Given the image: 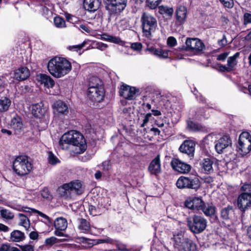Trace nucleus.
I'll return each instance as SVG.
<instances>
[{"instance_id":"1","label":"nucleus","mask_w":251,"mask_h":251,"mask_svg":"<svg viewBox=\"0 0 251 251\" xmlns=\"http://www.w3.org/2000/svg\"><path fill=\"white\" fill-rule=\"evenodd\" d=\"M59 144L60 148L64 150H68L70 145L76 147V153L83 152L86 149V143L83 136L75 130L64 133L61 136Z\"/></svg>"},{"instance_id":"2","label":"nucleus","mask_w":251,"mask_h":251,"mask_svg":"<svg viewBox=\"0 0 251 251\" xmlns=\"http://www.w3.org/2000/svg\"><path fill=\"white\" fill-rule=\"evenodd\" d=\"M48 70L55 78H60L67 75L72 69L71 63L65 58L55 57L48 64Z\"/></svg>"},{"instance_id":"3","label":"nucleus","mask_w":251,"mask_h":251,"mask_svg":"<svg viewBox=\"0 0 251 251\" xmlns=\"http://www.w3.org/2000/svg\"><path fill=\"white\" fill-rule=\"evenodd\" d=\"M175 248L183 251H195L196 250L195 244L190 239L185 237L181 231H175L172 238Z\"/></svg>"},{"instance_id":"4","label":"nucleus","mask_w":251,"mask_h":251,"mask_svg":"<svg viewBox=\"0 0 251 251\" xmlns=\"http://www.w3.org/2000/svg\"><path fill=\"white\" fill-rule=\"evenodd\" d=\"M14 171L19 176H24L29 173L32 166L26 156H19L14 161Z\"/></svg>"},{"instance_id":"5","label":"nucleus","mask_w":251,"mask_h":251,"mask_svg":"<svg viewBox=\"0 0 251 251\" xmlns=\"http://www.w3.org/2000/svg\"><path fill=\"white\" fill-rule=\"evenodd\" d=\"M187 226L190 230L195 234H199L204 230L207 226V221L203 217L194 215L187 220Z\"/></svg>"},{"instance_id":"6","label":"nucleus","mask_w":251,"mask_h":251,"mask_svg":"<svg viewBox=\"0 0 251 251\" xmlns=\"http://www.w3.org/2000/svg\"><path fill=\"white\" fill-rule=\"evenodd\" d=\"M143 33L147 37L151 38L157 27L155 18L149 13H144L141 18Z\"/></svg>"},{"instance_id":"7","label":"nucleus","mask_w":251,"mask_h":251,"mask_svg":"<svg viewBox=\"0 0 251 251\" xmlns=\"http://www.w3.org/2000/svg\"><path fill=\"white\" fill-rule=\"evenodd\" d=\"M238 149L242 155L249 153L251 150V135L248 132L241 133L238 139Z\"/></svg>"},{"instance_id":"8","label":"nucleus","mask_w":251,"mask_h":251,"mask_svg":"<svg viewBox=\"0 0 251 251\" xmlns=\"http://www.w3.org/2000/svg\"><path fill=\"white\" fill-rule=\"evenodd\" d=\"M59 191L62 196L66 197L72 193L80 194L82 193L81 184L78 181L66 183L59 188Z\"/></svg>"},{"instance_id":"9","label":"nucleus","mask_w":251,"mask_h":251,"mask_svg":"<svg viewBox=\"0 0 251 251\" xmlns=\"http://www.w3.org/2000/svg\"><path fill=\"white\" fill-rule=\"evenodd\" d=\"M120 96L128 100L135 99L139 94V90L134 87H131L126 84H123L120 90Z\"/></svg>"},{"instance_id":"10","label":"nucleus","mask_w":251,"mask_h":251,"mask_svg":"<svg viewBox=\"0 0 251 251\" xmlns=\"http://www.w3.org/2000/svg\"><path fill=\"white\" fill-rule=\"evenodd\" d=\"M232 140L228 135H224L215 142V149L218 153H222L231 147Z\"/></svg>"},{"instance_id":"11","label":"nucleus","mask_w":251,"mask_h":251,"mask_svg":"<svg viewBox=\"0 0 251 251\" xmlns=\"http://www.w3.org/2000/svg\"><path fill=\"white\" fill-rule=\"evenodd\" d=\"M237 206L243 212L251 206V193L244 192L240 195L237 200Z\"/></svg>"},{"instance_id":"12","label":"nucleus","mask_w":251,"mask_h":251,"mask_svg":"<svg viewBox=\"0 0 251 251\" xmlns=\"http://www.w3.org/2000/svg\"><path fill=\"white\" fill-rule=\"evenodd\" d=\"M127 0H106L107 8L114 13L123 11L126 5Z\"/></svg>"},{"instance_id":"13","label":"nucleus","mask_w":251,"mask_h":251,"mask_svg":"<svg viewBox=\"0 0 251 251\" xmlns=\"http://www.w3.org/2000/svg\"><path fill=\"white\" fill-rule=\"evenodd\" d=\"M186 50L200 51L204 48L203 43L198 38H187L186 42Z\"/></svg>"},{"instance_id":"14","label":"nucleus","mask_w":251,"mask_h":251,"mask_svg":"<svg viewBox=\"0 0 251 251\" xmlns=\"http://www.w3.org/2000/svg\"><path fill=\"white\" fill-rule=\"evenodd\" d=\"M53 113L55 118L67 115L69 109L67 105L63 101L58 100L52 105Z\"/></svg>"},{"instance_id":"15","label":"nucleus","mask_w":251,"mask_h":251,"mask_svg":"<svg viewBox=\"0 0 251 251\" xmlns=\"http://www.w3.org/2000/svg\"><path fill=\"white\" fill-rule=\"evenodd\" d=\"M104 95V90L103 87L88 89L87 96L89 99L94 101H101Z\"/></svg>"},{"instance_id":"16","label":"nucleus","mask_w":251,"mask_h":251,"mask_svg":"<svg viewBox=\"0 0 251 251\" xmlns=\"http://www.w3.org/2000/svg\"><path fill=\"white\" fill-rule=\"evenodd\" d=\"M171 165L174 170L181 174H186L190 172L191 166L177 158H173Z\"/></svg>"},{"instance_id":"17","label":"nucleus","mask_w":251,"mask_h":251,"mask_svg":"<svg viewBox=\"0 0 251 251\" xmlns=\"http://www.w3.org/2000/svg\"><path fill=\"white\" fill-rule=\"evenodd\" d=\"M180 152L187 154L191 158L193 157L195 150V144L191 140H185L180 145L179 148Z\"/></svg>"},{"instance_id":"18","label":"nucleus","mask_w":251,"mask_h":251,"mask_svg":"<svg viewBox=\"0 0 251 251\" xmlns=\"http://www.w3.org/2000/svg\"><path fill=\"white\" fill-rule=\"evenodd\" d=\"M204 202L199 198L191 197L188 198L185 202L186 207L193 210H201Z\"/></svg>"},{"instance_id":"19","label":"nucleus","mask_w":251,"mask_h":251,"mask_svg":"<svg viewBox=\"0 0 251 251\" xmlns=\"http://www.w3.org/2000/svg\"><path fill=\"white\" fill-rule=\"evenodd\" d=\"M148 170L151 175L157 176L161 172V164L159 155H157L151 162Z\"/></svg>"},{"instance_id":"20","label":"nucleus","mask_w":251,"mask_h":251,"mask_svg":"<svg viewBox=\"0 0 251 251\" xmlns=\"http://www.w3.org/2000/svg\"><path fill=\"white\" fill-rule=\"evenodd\" d=\"M30 76V71L25 67H21L16 70L13 74V78L18 81H23Z\"/></svg>"},{"instance_id":"21","label":"nucleus","mask_w":251,"mask_h":251,"mask_svg":"<svg viewBox=\"0 0 251 251\" xmlns=\"http://www.w3.org/2000/svg\"><path fill=\"white\" fill-rule=\"evenodd\" d=\"M101 0H84V8L88 11H95L100 7Z\"/></svg>"},{"instance_id":"22","label":"nucleus","mask_w":251,"mask_h":251,"mask_svg":"<svg viewBox=\"0 0 251 251\" xmlns=\"http://www.w3.org/2000/svg\"><path fill=\"white\" fill-rule=\"evenodd\" d=\"M187 11L186 8L184 6H179L176 9V15L177 21L182 24L183 23L186 19Z\"/></svg>"},{"instance_id":"23","label":"nucleus","mask_w":251,"mask_h":251,"mask_svg":"<svg viewBox=\"0 0 251 251\" xmlns=\"http://www.w3.org/2000/svg\"><path fill=\"white\" fill-rule=\"evenodd\" d=\"M213 159L210 158L203 159L201 163V166L205 173L210 174L213 171Z\"/></svg>"},{"instance_id":"24","label":"nucleus","mask_w":251,"mask_h":251,"mask_svg":"<svg viewBox=\"0 0 251 251\" xmlns=\"http://www.w3.org/2000/svg\"><path fill=\"white\" fill-rule=\"evenodd\" d=\"M42 102L33 104L32 107V113L36 117L40 118L45 112V109L43 108Z\"/></svg>"},{"instance_id":"25","label":"nucleus","mask_w":251,"mask_h":251,"mask_svg":"<svg viewBox=\"0 0 251 251\" xmlns=\"http://www.w3.org/2000/svg\"><path fill=\"white\" fill-rule=\"evenodd\" d=\"M54 226L56 229L65 230L67 227L68 223L64 218L59 217L54 221Z\"/></svg>"},{"instance_id":"26","label":"nucleus","mask_w":251,"mask_h":251,"mask_svg":"<svg viewBox=\"0 0 251 251\" xmlns=\"http://www.w3.org/2000/svg\"><path fill=\"white\" fill-rule=\"evenodd\" d=\"M40 81L42 84L48 87H52L54 85V81L50 76L45 74L40 75Z\"/></svg>"},{"instance_id":"27","label":"nucleus","mask_w":251,"mask_h":251,"mask_svg":"<svg viewBox=\"0 0 251 251\" xmlns=\"http://www.w3.org/2000/svg\"><path fill=\"white\" fill-rule=\"evenodd\" d=\"M10 126L16 132L20 131L23 128L21 118L18 116L13 118L11 121Z\"/></svg>"},{"instance_id":"28","label":"nucleus","mask_w":251,"mask_h":251,"mask_svg":"<svg viewBox=\"0 0 251 251\" xmlns=\"http://www.w3.org/2000/svg\"><path fill=\"white\" fill-rule=\"evenodd\" d=\"M188 181L187 188L197 190L200 187L201 183L198 177L195 176L188 177Z\"/></svg>"},{"instance_id":"29","label":"nucleus","mask_w":251,"mask_h":251,"mask_svg":"<svg viewBox=\"0 0 251 251\" xmlns=\"http://www.w3.org/2000/svg\"><path fill=\"white\" fill-rule=\"evenodd\" d=\"M240 52H237L233 56H230L227 61V66L228 67V69L230 70L233 71L235 69V66L237 64V59L239 57Z\"/></svg>"},{"instance_id":"30","label":"nucleus","mask_w":251,"mask_h":251,"mask_svg":"<svg viewBox=\"0 0 251 251\" xmlns=\"http://www.w3.org/2000/svg\"><path fill=\"white\" fill-rule=\"evenodd\" d=\"M25 238V234L20 230H15L11 233L10 239L13 242H19L23 241Z\"/></svg>"},{"instance_id":"31","label":"nucleus","mask_w":251,"mask_h":251,"mask_svg":"<svg viewBox=\"0 0 251 251\" xmlns=\"http://www.w3.org/2000/svg\"><path fill=\"white\" fill-rule=\"evenodd\" d=\"M149 50L153 55L162 58H167L168 56V52L167 51L163 50L160 49H155L151 48L149 49Z\"/></svg>"},{"instance_id":"32","label":"nucleus","mask_w":251,"mask_h":251,"mask_svg":"<svg viewBox=\"0 0 251 251\" xmlns=\"http://www.w3.org/2000/svg\"><path fill=\"white\" fill-rule=\"evenodd\" d=\"M103 87L100 79L97 76H92L89 78L88 88H97Z\"/></svg>"},{"instance_id":"33","label":"nucleus","mask_w":251,"mask_h":251,"mask_svg":"<svg viewBox=\"0 0 251 251\" xmlns=\"http://www.w3.org/2000/svg\"><path fill=\"white\" fill-rule=\"evenodd\" d=\"M11 103V100L6 97H3L0 99V112L6 111L10 107Z\"/></svg>"},{"instance_id":"34","label":"nucleus","mask_w":251,"mask_h":251,"mask_svg":"<svg viewBox=\"0 0 251 251\" xmlns=\"http://www.w3.org/2000/svg\"><path fill=\"white\" fill-rule=\"evenodd\" d=\"M221 217L225 220L229 219L233 214V209L231 206H227L223 208L221 211Z\"/></svg>"},{"instance_id":"35","label":"nucleus","mask_w":251,"mask_h":251,"mask_svg":"<svg viewBox=\"0 0 251 251\" xmlns=\"http://www.w3.org/2000/svg\"><path fill=\"white\" fill-rule=\"evenodd\" d=\"M201 210L206 216H212L215 213V207L212 204L204 203Z\"/></svg>"},{"instance_id":"36","label":"nucleus","mask_w":251,"mask_h":251,"mask_svg":"<svg viewBox=\"0 0 251 251\" xmlns=\"http://www.w3.org/2000/svg\"><path fill=\"white\" fill-rule=\"evenodd\" d=\"M19 218V225L23 226L25 230H27L30 225V221L28 218L23 214L19 213L18 214Z\"/></svg>"},{"instance_id":"37","label":"nucleus","mask_w":251,"mask_h":251,"mask_svg":"<svg viewBox=\"0 0 251 251\" xmlns=\"http://www.w3.org/2000/svg\"><path fill=\"white\" fill-rule=\"evenodd\" d=\"M78 229L84 232H88L91 230V227L89 222L84 219H80L79 222Z\"/></svg>"},{"instance_id":"38","label":"nucleus","mask_w":251,"mask_h":251,"mask_svg":"<svg viewBox=\"0 0 251 251\" xmlns=\"http://www.w3.org/2000/svg\"><path fill=\"white\" fill-rule=\"evenodd\" d=\"M159 12L162 15L171 17L173 14L174 10L172 7L161 5L159 7Z\"/></svg>"},{"instance_id":"39","label":"nucleus","mask_w":251,"mask_h":251,"mask_svg":"<svg viewBox=\"0 0 251 251\" xmlns=\"http://www.w3.org/2000/svg\"><path fill=\"white\" fill-rule=\"evenodd\" d=\"M188 182V177L182 176L177 179L176 185L180 189L187 188Z\"/></svg>"},{"instance_id":"40","label":"nucleus","mask_w":251,"mask_h":251,"mask_svg":"<svg viewBox=\"0 0 251 251\" xmlns=\"http://www.w3.org/2000/svg\"><path fill=\"white\" fill-rule=\"evenodd\" d=\"M0 215L2 219L6 220H12L14 217V215L12 212L4 208L0 210Z\"/></svg>"},{"instance_id":"41","label":"nucleus","mask_w":251,"mask_h":251,"mask_svg":"<svg viewBox=\"0 0 251 251\" xmlns=\"http://www.w3.org/2000/svg\"><path fill=\"white\" fill-rule=\"evenodd\" d=\"M54 24L57 28H64L66 27L65 20L60 17H55L54 18Z\"/></svg>"},{"instance_id":"42","label":"nucleus","mask_w":251,"mask_h":251,"mask_svg":"<svg viewBox=\"0 0 251 251\" xmlns=\"http://www.w3.org/2000/svg\"><path fill=\"white\" fill-rule=\"evenodd\" d=\"M48 160L49 163L52 165L59 162L57 157L51 151L48 152Z\"/></svg>"},{"instance_id":"43","label":"nucleus","mask_w":251,"mask_h":251,"mask_svg":"<svg viewBox=\"0 0 251 251\" xmlns=\"http://www.w3.org/2000/svg\"><path fill=\"white\" fill-rule=\"evenodd\" d=\"M27 209H28V210H26V211L29 212H32L34 213H38L39 216L43 217L45 220L50 222V218L47 215L44 214L43 213H42L37 210L34 209H31V208H27Z\"/></svg>"},{"instance_id":"44","label":"nucleus","mask_w":251,"mask_h":251,"mask_svg":"<svg viewBox=\"0 0 251 251\" xmlns=\"http://www.w3.org/2000/svg\"><path fill=\"white\" fill-rule=\"evenodd\" d=\"M187 127L192 131H196L200 129L198 125L191 121H187Z\"/></svg>"},{"instance_id":"45","label":"nucleus","mask_w":251,"mask_h":251,"mask_svg":"<svg viewBox=\"0 0 251 251\" xmlns=\"http://www.w3.org/2000/svg\"><path fill=\"white\" fill-rule=\"evenodd\" d=\"M161 0H147V4L151 9L155 8L160 3Z\"/></svg>"},{"instance_id":"46","label":"nucleus","mask_w":251,"mask_h":251,"mask_svg":"<svg viewBox=\"0 0 251 251\" xmlns=\"http://www.w3.org/2000/svg\"><path fill=\"white\" fill-rule=\"evenodd\" d=\"M225 7L231 8L234 6L233 0H219Z\"/></svg>"},{"instance_id":"47","label":"nucleus","mask_w":251,"mask_h":251,"mask_svg":"<svg viewBox=\"0 0 251 251\" xmlns=\"http://www.w3.org/2000/svg\"><path fill=\"white\" fill-rule=\"evenodd\" d=\"M116 245L118 248V251H129L126 248V245L119 241H117L116 243H114Z\"/></svg>"},{"instance_id":"48","label":"nucleus","mask_w":251,"mask_h":251,"mask_svg":"<svg viewBox=\"0 0 251 251\" xmlns=\"http://www.w3.org/2000/svg\"><path fill=\"white\" fill-rule=\"evenodd\" d=\"M56 243H57V239L54 236L47 238L45 241V244L47 246H52Z\"/></svg>"},{"instance_id":"49","label":"nucleus","mask_w":251,"mask_h":251,"mask_svg":"<svg viewBox=\"0 0 251 251\" xmlns=\"http://www.w3.org/2000/svg\"><path fill=\"white\" fill-rule=\"evenodd\" d=\"M107 47V45L104 44L101 42L94 43L93 46H92V49H98L102 50L103 49Z\"/></svg>"},{"instance_id":"50","label":"nucleus","mask_w":251,"mask_h":251,"mask_svg":"<svg viewBox=\"0 0 251 251\" xmlns=\"http://www.w3.org/2000/svg\"><path fill=\"white\" fill-rule=\"evenodd\" d=\"M86 44V41H83L81 44L69 47L70 50H75L76 51L80 50Z\"/></svg>"},{"instance_id":"51","label":"nucleus","mask_w":251,"mask_h":251,"mask_svg":"<svg viewBox=\"0 0 251 251\" xmlns=\"http://www.w3.org/2000/svg\"><path fill=\"white\" fill-rule=\"evenodd\" d=\"M22 251H34V246L31 245H24L20 246Z\"/></svg>"},{"instance_id":"52","label":"nucleus","mask_w":251,"mask_h":251,"mask_svg":"<svg viewBox=\"0 0 251 251\" xmlns=\"http://www.w3.org/2000/svg\"><path fill=\"white\" fill-rule=\"evenodd\" d=\"M244 24L245 25L251 24V13H245L244 14Z\"/></svg>"},{"instance_id":"53","label":"nucleus","mask_w":251,"mask_h":251,"mask_svg":"<svg viewBox=\"0 0 251 251\" xmlns=\"http://www.w3.org/2000/svg\"><path fill=\"white\" fill-rule=\"evenodd\" d=\"M107 38L106 39H107V41H110L112 43L119 44L122 42L121 39L118 37L110 35V36H107Z\"/></svg>"},{"instance_id":"54","label":"nucleus","mask_w":251,"mask_h":251,"mask_svg":"<svg viewBox=\"0 0 251 251\" xmlns=\"http://www.w3.org/2000/svg\"><path fill=\"white\" fill-rule=\"evenodd\" d=\"M131 48L136 51H140L142 48V45L140 43L136 42L131 44Z\"/></svg>"},{"instance_id":"55","label":"nucleus","mask_w":251,"mask_h":251,"mask_svg":"<svg viewBox=\"0 0 251 251\" xmlns=\"http://www.w3.org/2000/svg\"><path fill=\"white\" fill-rule=\"evenodd\" d=\"M176 40L173 36L169 37L167 39V44L170 47H174L176 45Z\"/></svg>"},{"instance_id":"56","label":"nucleus","mask_w":251,"mask_h":251,"mask_svg":"<svg viewBox=\"0 0 251 251\" xmlns=\"http://www.w3.org/2000/svg\"><path fill=\"white\" fill-rule=\"evenodd\" d=\"M11 246L8 243H3L0 245V251H9Z\"/></svg>"},{"instance_id":"57","label":"nucleus","mask_w":251,"mask_h":251,"mask_svg":"<svg viewBox=\"0 0 251 251\" xmlns=\"http://www.w3.org/2000/svg\"><path fill=\"white\" fill-rule=\"evenodd\" d=\"M152 117V114L151 113H148L147 114L145 117L144 119L143 120V123L141 125V127H144L145 126V125L148 123L151 118Z\"/></svg>"},{"instance_id":"58","label":"nucleus","mask_w":251,"mask_h":251,"mask_svg":"<svg viewBox=\"0 0 251 251\" xmlns=\"http://www.w3.org/2000/svg\"><path fill=\"white\" fill-rule=\"evenodd\" d=\"M41 195L42 197L45 199H48L50 197V193L49 192V190L47 188L43 189L41 191Z\"/></svg>"},{"instance_id":"59","label":"nucleus","mask_w":251,"mask_h":251,"mask_svg":"<svg viewBox=\"0 0 251 251\" xmlns=\"http://www.w3.org/2000/svg\"><path fill=\"white\" fill-rule=\"evenodd\" d=\"M229 53L228 52H225L223 53L219 54L217 57L218 60L225 61Z\"/></svg>"},{"instance_id":"60","label":"nucleus","mask_w":251,"mask_h":251,"mask_svg":"<svg viewBox=\"0 0 251 251\" xmlns=\"http://www.w3.org/2000/svg\"><path fill=\"white\" fill-rule=\"evenodd\" d=\"M242 190L244 191V192H248L251 193V184H246L242 186Z\"/></svg>"},{"instance_id":"61","label":"nucleus","mask_w":251,"mask_h":251,"mask_svg":"<svg viewBox=\"0 0 251 251\" xmlns=\"http://www.w3.org/2000/svg\"><path fill=\"white\" fill-rule=\"evenodd\" d=\"M97 243L98 244L104 243L114 244V241L109 238H107L104 239H99L97 241Z\"/></svg>"},{"instance_id":"62","label":"nucleus","mask_w":251,"mask_h":251,"mask_svg":"<svg viewBox=\"0 0 251 251\" xmlns=\"http://www.w3.org/2000/svg\"><path fill=\"white\" fill-rule=\"evenodd\" d=\"M218 45L221 47H224L227 44V40L225 35H223L222 39L219 40L218 42Z\"/></svg>"},{"instance_id":"63","label":"nucleus","mask_w":251,"mask_h":251,"mask_svg":"<svg viewBox=\"0 0 251 251\" xmlns=\"http://www.w3.org/2000/svg\"><path fill=\"white\" fill-rule=\"evenodd\" d=\"M29 237L31 239L36 240L38 237V234L37 232L32 231L29 234Z\"/></svg>"},{"instance_id":"64","label":"nucleus","mask_w":251,"mask_h":251,"mask_svg":"<svg viewBox=\"0 0 251 251\" xmlns=\"http://www.w3.org/2000/svg\"><path fill=\"white\" fill-rule=\"evenodd\" d=\"M219 68L220 70L223 72H229L231 71L230 69H228V67L227 65H221L219 66Z\"/></svg>"}]
</instances>
